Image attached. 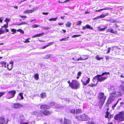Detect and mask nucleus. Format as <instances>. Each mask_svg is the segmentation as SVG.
I'll return each mask as SVG.
<instances>
[{"instance_id": "1", "label": "nucleus", "mask_w": 124, "mask_h": 124, "mask_svg": "<svg viewBox=\"0 0 124 124\" xmlns=\"http://www.w3.org/2000/svg\"><path fill=\"white\" fill-rule=\"evenodd\" d=\"M97 98L99 101L98 102L99 107L100 109H101L105 102L106 96L104 93L100 92L98 94Z\"/></svg>"}, {"instance_id": "2", "label": "nucleus", "mask_w": 124, "mask_h": 124, "mask_svg": "<svg viewBox=\"0 0 124 124\" xmlns=\"http://www.w3.org/2000/svg\"><path fill=\"white\" fill-rule=\"evenodd\" d=\"M105 74L110 75V73L108 72H104L102 73L101 74H97L96 76L94 77L93 78V80L97 79L98 82H100L103 81L108 78L107 76L104 77H103L102 76Z\"/></svg>"}, {"instance_id": "3", "label": "nucleus", "mask_w": 124, "mask_h": 124, "mask_svg": "<svg viewBox=\"0 0 124 124\" xmlns=\"http://www.w3.org/2000/svg\"><path fill=\"white\" fill-rule=\"evenodd\" d=\"M67 83L69 84V86L72 89H76L79 88V83L76 80H72L71 82L69 80L68 81Z\"/></svg>"}, {"instance_id": "4", "label": "nucleus", "mask_w": 124, "mask_h": 124, "mask_svg": "<svg viewBox=\"0 0 124 124\" xmlns=\"http://www.w3.org/2000/svg\"><path fill=\"white\" fill-rule=\"evenodd\" d=\"M114 119L119 122L124 121V111H121L116 114L114 116Z\"/></svg>"}, {"instance_id": "5", "label": "nucleus", "mask_w": 124, "mask_h": 124, "mask_svg": "<svg viewBox=\"0 0 124 124\" xmlns=\"http://www.w3.org/2000/svg\"><path fill=\"white\" fill-rule=\"evenodd\" d=\"M75 118L77 119V121H87L88 119L87 116L85 114L77 116Z\"/></svg>"}, {"instance_id": "6", "label": "nucleus", "mask_w": 124, "mask_h": 124, "mask_svg": "<svg viewBox=\"0 0 124 124\" xmlns=\"http://www.w3.org/2000/svg\"><path fill=\"white\" fill-rule=\"evenodd\" d=\"M16 93L15 90H11L8 92L5 96L6 98L8 99H9L14 97Z\"/></svg>"}, {"instance_id": "7", "label": "nucleus", "mask_w": 124, "mask_h": 124, "mask_svg": "<svg viewBox=\"0 0 124 124\" xmlns=\"http://www.w3.org/2000/svg\"><path fill=\"white\" fill-rule=\"evenodd\" d=\"M81 81L83 85H86L89 84L90 81V78L88 77H83Z\"/></svg>"}, {"instance_id": "8", "label": "nucleus", "mask_w": 124, "mask_h": 124, "mask_svg": "<svg viewBox=\"0 0 124 124\" xmlns=\"http://www.w3.org/2000/svg\"><path fill=\"white\" fill-rule=\"evenodd\" d=\"M60 122L62 124H72L71 121L70 120L65 118H64V120L62 118L60 119Z\"/></svg>"}, {"instance_id": "9", "label": "nucleus", "mask_w": 124, "mask_h": 124, "mask_svg": "<svg viewBox=\"0 0 124 124\" xmlns=\"http://www.w3.org/2000/svg\"><path fill=\"white\" fill-rule=\"evenodd\" d=\"M23 105L18 103H14L12 105L13 108H18L23 107Z\"/></svg>"}, {"instance_id": "10", "label": "nucleus", "mask_w": 124, "mask_h": 124, "mask_svg": "<svg viewBox=\"0 0 124 124\" xmlns=\"http://www.w3.org/2000/svg\"><path fill=\"white\" fill-rule=\"evenodd\" d=\"M8 122V119L5 118L4 117H0V124H7Z\"/></svg>"}, {"instance_id": "11", "label": "nucleus", "mask_w": 124, "mask_h": 124, "mask_svg": "<svg viewBox=\"0 0 124 124\" xmlns=\"http://www.w3.org/2000/svg\"><path fill=\"white\" fill-rule=\"evenodd\" d=\"M50 108V107L49 105L44 104L41 105L40 107V108L42 110L49 109Z\"/></svg>"}, {"instance_id": "12", "label": "nucleus", "mask_w": 124, "mask_h": 124, "mask_svg": "<svg viewBox=\"0 0 124 124\" xmlns=\"http://www.w3.org/2000/svg\"><path fill=\"white\" fill-rule=\"evenodd\" d=\"M41 112L43 115L45 116H48L51 115L52 113L51 111L47 109L42 110V111H41Z\"/></svg>"}, {"instance_id": "13", "label": "nucleus", "mask_w": 124, "mask_h": 124, "mask_svg": "<svg viewBox=\"0 0 124 124\" xmlns=\"http://www.w3.org/2000/svg\"><path fill=\"white\" fill-rule=\"evenodd\" d=\"M117 92H113L111 93L110 94V95L111 96L113 97L114 98L115 97H116L117 96L116 93ZM117 93H118V96H121L122 95V94L121 93L119 92H117Z\"/></svg>"}, {"instance_id": "14", "label": "nucleus", "mask_w": 124, "mask_h": 124, "mask_svg": "<svg viewBox=\"0 0 124 124\" xmlns=\"http://www.w3.org/2000/svg\"><path fill=\"white\" fill-rule=\"evenodd\" d=\"M114 100V98L110 96L107 101V103L108 104H110Z\"/></svg>"}, {"instance_id": "15", "label": "nucleus", "mask_w": 124, "mask_h": 124, "mask_svg": "<svg viewBox=\"0 0 124 124\" xmlns=\"http://www.w3.org/2000/svg\"><path fill=\"white\" fill-rule=\"evenodd\" d=\"M107 32H110L111 33H114L115 34H116L117 33V30L114 31V30L111 28L108 29L107 30Z\"/></svg>"}, {"instance_id": "16", "label": "nucleus", "mask_w": 124, "mask_h": 124, "mask_svg": "<svg viewBox=\"0 0 124 124\" xmlns=\"http://www.w3.org/2000/svg\"><path fill=\"white\" fill-rule=\"evenodd\" d=\"M44 33L43 32H42L41 33L35 34L34 36H32V38H33L36 37H39L40 36H42L44 35Z\"/></svg>"}, {"instance_id": "17", "label": "nucleus", "mask_w": 124, "mask_h": 124, "mask_svg": "<svg viewBox=\"0 0 124 124\" xmlns=\"http://www.w3.org/2000/svg\"><path fill=\"white\" fill-rule=\"evenodd\" d=\"M32 115L38 117L39 116L40 114L38 112L35 111L32 112Z\"/></svg>"}, {"instance_id": "18", "label": "nucleus", "mask_w": 124, "mask_h": 124, "mask_svg": "<svg viewBox=\"0 0 124 124\" xmlns=\"http://www.w3.org/2000/svg\"><path fill=\"white\" fill-rule=\"evenodd\" d=\"M7 69L9 71L11 70L12 69L13 66L11 64H8L7 65Z\"/></svg>"}, {"instance_id": "19", "label": "nucleus", "mask_w": 124, "mask_h": 124, "mask_svg": "<svg viewBox=\"0 0 124 124\" xmlns=\"http://www.w3.org/2000/svg\"><path fill=\"white\" fill-rule=\"evenodd\" d=\"M83 112L81 109L78 108L76 109V113L78 114L79 113H81Z\"/></svg>"}, {"instance_id": "20", "label": "nucleus", "mask_w": 124, "mask_h": 124, "mask_svg": "<svg viewBox=\"0 0 124 124\" xmlns=\"http://www.w3.org/2000/svg\"><path fill=\"white\" fill-rule=\"evenodd\" d=\"M34 78L36 80H38L39 78V74L37 73L34 74Z\"/></svg>"}, {"instance_id": "21", "label": "nucleus", "mask_w": 124, "mask_h": 124, "mask_svg": "<svg viewBox=\"0 0 124 124\" xmlns=\"http://www.w3.org/2000/svg\"><path fill=\"white\" fill-rule=\"evenodd\" d=\"M96 59L98 60H100L101 59H103V57H100L98 55H97L95 57Z\"/></svg>"}, {"instance_id": "22", "label": "nucleus", "mask_w": 124, "mask_h": 124, "mask_svg": "<svg viewBox=\"0 0 124 124\" xmlns=\"http://www.w3.org/2000/svg\"><path fill=\"white\" fill-rule=\"evenodd\" d=\"M71 24V23L69 21L67 22L65 24V26L68 27H70Z\"/></svg>"}, {"instance_id": "23", "label": "nucleus", "mask_w": 124, "mask_h": 124, "mask_svg": "<svg viewBox=\"0 0 124 124\" xmlns=\"http://www.w3.org/2000/svg\"><path fill=\"white\" fill-rule=\"evenodd\" d=\"M108 109H107V111L106 112V115H105V117L106 118H108V116L109 115V112L108 111Z\"/></svg>"}, {"instance_id": "24", "label": "nucleus", "mask_w": 124, "mask_h": 124, "mask_svg": "<svg viewBox=\"0 0 124 124\" xmlns=\"http://www.w3.org/2000/svg\"><path fill=\"white\" fill-rule=\"evenodd\" d=\"M32 13V11L31 10H27L24 11V13Z\"/></svg>"}, {"instance_id": "25", "label": "nucleus", "mask_w": 124, "mask_h": 124, "mask_svg": "<svg viewBox=\"0 0 124 124\" xmlns=\"http://www.w3.org/2000/svg\"><path fill=\"white\" fill-rule=\"evenodd\" d=\"M40 95L41 98H44L46 96L45 93H41L40 94Z\"/></svg>"}, {"instance_id": "26", "label": "nucleus", "mask_w": 124, "mask_h": 124, "mask_svg": "<svg viewBox=\"0 0 124 124\" xmlns=\"http://www.w3.org/2000/svg\"><path fill=\"white\" fill-rule=\"evenodd\" d=\"M6 62L4 61H2L0 62V64L2 65V67H3V65L4 64V67L5 68H6Z\"/></svg>"}, {"instance_id": "27", "label": "nucleus", "mask_w": 124, "mask_h": 124, "mask_svg": "<svg viewBox=\"0 0 124 124\" xmlns=\"http://www.w3.org/2000/svg\"><path fill=\"white\" fill-rule=\"evenodd\" d=\"M86 28L90 29L91 30H93V29L92 27H91L89 25L87 24L86 25Z\"/></svg>"}, {"instance_id": "28", "label": "nucleus", "mask_w": 124, "mask_h": 124, "mask_svg": "<svg viewBox=\"0 0 124 124\" xmlns=\"http://www.w3.org/2000/svg\"><path fill=\"white\" fill-rule=\"evenodd\" d=\"M19 122H20V124H27L29 123L28 122L23 123V120H22L21 119H20L19 120Z\"/></svg>"}, {"instance_id": "29", "label": "nucleus", "mask_w": 124, "mask_h": 124, "mask_svg": "<svg viewBox=\"0 0 124 124\" xmlns=\"http://www.w3.org/2000/svg\"><path fill=\"white\" fill-rule=\"evenodd\" d=\"M23 93L22 92L20 93L19 94V95L20 96L21 100H23V99L24 97L23 96Z\"/></svg>"}, {"instance_id": "30", "label": "nucleus", "mask_w": 124, "mask_h": 124, "mask_svg": "<svg viewBox=\"0 0 124 124\" xmlns=\"http://www.w3.org/2000/svg\"><path fill=\"white\" fill-rule=\"evenodd\" d=\"M88 59V57H87L83 59L81 57H80L79 58L77 59V60H77V61H79L80 60H83L87 59Z\"/></svg>"}, {"instance_id": "31", "label": "nucleus", "mask_w": 124, "mask_h": 124, "mask_svg": "<svg viewBox=\"0 0 124 124\" xmlns=\"http://www.w3.org/2000/svg\"><path fill=\"white\" fill-rule=\"evenodd\" d=\"M27 24V23L26 22H23L21 23L17 24H16V25L20 26L22 25Z\"/></svg>"}, {"instance_id": "32", "label": "nucleus", "mask_w": 124, "mask_h": 124, "mask_svg": "<svg viewBox=\"0 0 124 124\" xmlns=\"http://www.w3.org/2000/svg\"><path fill=\"white\" fill-rule=\"evenodd\" d=\"M51 55L50 54H47L45 56V58L46 59H48L50 58Z\"/></svg>"}, {"instance_id": "33", "label": "nucleus", "mask_w": 124, "mask_h": 124, "mask_svg": "<svg viewBox=\"0 0 124 124\" xmlns=\"http://www.w3.org/2000/svg\"><path fill=\"white\" fill-rule=\"evenodd\" d=\"M38 7H35L32 8V9H31V10L32 11V12H33L34 11H35L36 10L38 9Z\"/></svg>"}, {"instance_id": "34", "label": "nucleus", "mask_w": 124, "mask_h": 124, "mask_svg": "<svg viewBox=\"0 0 124 124\" xmlns=\"http://www.w3.org/2000/svg\"><path fill=\"white\" fill-rule=\"evenodd\" d=\"M119 88L121 90L124 91V86L123 85H120L119 86Z\"/></svg>"}, {"instance_id": "35", "label": "nucleus", "mask_w": 124, "mask_h": 124, "mask_svg": "<svg viewBox=\"0 0 124 124\" xmlns=\"http://www.w3.org/2000/svg\"><path fill=\"white\" fill-rule=\"evenodd\" d=\"M5 32V31L2 30V28H0V35L4 34Z\"/></svg>"}, {"instance_id": "36", "label": "nucleus", "mask_w": 124, "mask_h": 124, "mask_svg": "<svg viewBox=\"0 0 124 124\" xmlns=\"http://www.w3.org/2000/svg\"><path fill=\"white\" fill-rule=\"evenodd\" d=\"M106 16V15H105L103 14H102L100 16H99L100 18H104Z\"/></svg>"}, {"instance_id": "37", "label": "nucleus", "mask_w": 124, "mask_h": 124, "mask_svg": "<svg viewBox=\"0 0 124 124\" xmlns=\"http://www.w3.org/2000/svg\"><path fill=\"white\" fill-rule=\"evenodd\" d=\"M97 85V83L95 84H93V83H91L89 85H88L91 87H93L94 86H96Z\"/></svg>"}, {"instance_id": "38", "label": "nucleus", "mask_w": 124, "mask_h": 124, "mask_svg": "<svg viewBox=\"0 0 124 124\" xmlns=\"http://www.w3.org/2000/svg\"><path fill=\"white\" fill-rule=\"evenodd\" d=\"M17 31L18 32H19L23 34L24 33V31L23 30L21 29H19L17 30Z\"/></svg>"}, {"instance_id": "39", "label": "nucleus", "mask_w": 124, "mask_h": 124, "mask_svg": "<svg viewBox=\"0 0 124 124\" xmlns=\"http://www.w3.org/2000/svg\"><path fill=\"white\" fill-rule=\"evenodd\" d=\"M70 112L72 114H74L75 113V109H72L70 111Z\"/></svg>"}, {"instance_id": "40", "label": "nucleus", "mask_w": 124, "mask_h": 124, "mask_svg": "<svg viewBox=\"0 0 124 124\" xmlns=\"http://www.w3.org/2000/svg\"><path fill=\"white\" fill-rule=\"evenodd\" d=\"M62 107H63V106H61V105H57V106L55 107V108L59 109L61 108Z\"/></svg>"}, {"instance_id": "41", "label": "nucleus", "mask_w": 124, "mask_h": 124, "mask_svg": "<svg viewBox=\"0 0 124 124\" xmlns=\"http://www.w3.org/2000/svg\"><path fill=\"white\" fill-rule=\"evenodd\" d=\"M57 19V17H56L55 18H52L51 19H48L49 21H56Z\"/></svg>"}, {"instance_id": "42", "label": "nucleus", "mask_w": 124, "mask_h": 124, "mask_svg": "<svg viewBox=\"0 0 124 124\" xmlns=\"http://www.w3.org/2000/svg\"><path fill=\"white\" fill-rule=\"evenodd\" d=\"M11 31L12 32H12V34H14L16 33V30L15 29H11Z\"/></svg>"}, {"instance_id": "43", "label": "nucleus", "mask_w": 124, "mask_h": 124, "mask_svg": "<svg viewBox=\"0 0 124 124\" xmlns=\"http://www.w3.org/2000/svg\"><path fill=\"white\" fill-rule=\"evenodd\" d=\"M10 19L8 18H6L5 19V20H4V21L6 23H8L10 21Z\"/></svg>"}, {"instance_id": "44", "label": "nucleus", "mask_w": 124, "mask_h": 124, "mask_svg": "<svg viewBox=\"0 0 124 124\" xmlns=\"http://www.w3.org/2000/svg\"><path fill=\"white\" fill-rule=\"evenodd\" d=\"M8 27V24L6 23V24H5L3 25V26H1V27L2 28H7Z\"/></svg>"}, {"instance_id": "45", "label": "nucleus", "mask_w": 124, "mask_h": 124, "mask_svg": "<svg viewBox=\"0 0 124 124\" xmlns=\"http://www.w3.org/2000/svg\"><path fill=\"white\" fill-rule=\"evenodd\" d=\"M30 39V38H28L26 39H25L24 41H23V42L24 43L29 42L30 41L29 40Z\"/></svg>"}, {"instance_id": "46", "label": "nucleus", "mask_w": 124, "mask_h": 124, "mask_svg": "<svg viewBox=\"0 0 124 124\" xmlns=\"http://www.w3.org/2000/svg\"><path fill=\"white\" fill-rule=\"evenodd\" d=\"M54 43L53 42H51L50 43H48L47 45H46L47 46V47L49 46H50V45H53Z\"/></svg>"}, {"instance_id": "47", "label": "nucleus", "mask_w": 124, "mask_h": 124, "mask_svg": "<svg viewBox=\"0 0 124 124\" xmlns=\"http://www.w3.org/2000/svg\"><path fill=\"white\" fill-rule=\"evenodd\" d=\"M6 93V92H0V97H1L3 95Z\"/></svg>"}, {"instance_id": "48", "label": "nucleus", "mask_w": 124, "mask_h": 124, "mask_svg": "<svg viewBox=\"0 0 124 124\" xmlns=\"http://www.w3.org/2000/svg\"><path fill=\"white\" fill-rule=\"evenodd\" d=\"M82 23V22L80 20L78 21L77 22L76 25H81V23Z\"/></svg>"}, {"instance_id": "49", "label": "nucleus", "mask_w": 124, "mask_h": 124, "mask_svg": "<svg viewBox=\"0 0 124 124\" xmlns=\"http://www.w3.org/2000/svg\"><path fill=\"white\" fill-rule=\"evenodd\" d=\"M69 37H67L66 38H63L62 39H60L59 40L61 41H66V39H69Z\"/></svg>"}, {"instance_id": "50", "label": "nucleus", "mask_w": 124, "mask_h": 124, "mask_svg": "<svg viewBox=\"0 0 124 124\" xmlns=\"http://www.w3.org/2000/svg\"><path fill=\"white\" fill-rule=\"evenodd\" d=\"M39 25H37L36 24H35L34 25H33L31 27L32 28H37L39 26Z\"/></svg>"}, {"instance_id": "51", "label": "nucleus", "mask_w": 124, "mask_h": 124, "mask_svg": "<svg viewBox=\"0 0 124 124\" xmlns=\"http://www.w3.org/2000/svg\"><path fill=\"white\" fill-rule=\"evenodd\" d=\"M50 29V27H44L43 28V29L44 30H48Z\"/></svg>"}, {"instance_id": "52", "label": "nucleus", "mask_w": 124, "mask_h": 124, "mask_svg": "<svg viewBox=\"0 0 124 124\" xmlns=\"http://www.w3.org/2000/svg\"><path fill=\"white\" fill-rule=\"evenodd\" d=\"M81 35H73L72 36V38H75L78 37L80 36Z\"/></svg>"}, {"instance_id": "53", "label": "nucleus", "mask_w": 124, "mask_h": 124, "mask_svg": "<svg viewBox=\"0 0 124 124\" xmlns=\"http://www.w3.org/2000/svg\"><path fill=\"white\" fill-rule=\"evenodd\" d=\"M107 28V26H105L103 28H101V30H100V31H103L105 30Z\"/></svg>"}, {"instance_id": "54", "label": "nucleus", "mask_w": 124, "mask_h": 124, "mask_svg": "<svg viewBox=\"0 0 124 124\" xmlns=\"http://www.w3.org/2000/svg\"><path fill=\"white\" fill-rule=\"evenodd\" d=\"M55 104V103L54 102H52L50 103V105L51 106H54Z\"/></svg>"}, {"instance_id": "55", "label": "nucleus", "mask_w": 124, "mask_h": 124, "mask_svg": "<svg viewBox=\"0 0 124 124\" xmlns=\"http://www.w3.org/2000/svg\"><path fill=\"white\" fill-rule=\"evenodd\" d=\"M111 49V48L110 47H108V50L107 52V54H109L110 51V49Z\"/></svg>"}, {"instance_id": "56", "label": "nucleus", "mask_w": 124, "mask_h": 124, "mask_svg": "<svg viewBox=\"0 0 124 124\" xmlns=\"http://www.w3.org/2000/svg\"><path fill=\"white\" fill-rule=\"evenodd\" d=\"M117 104H116L115 103L112 106V108L113 109H114V108L116 106V105Z\"/></svg>"}, {"instance_id": "57", "label": "nucleus", "mask_w": 124, "mask_h": 124, "mask_svg": "<svg viewBox=\"0 0 124 124\" xmlns=\"http://www.w3.org/2000/svg\"><path fill=\"white\" fill-rule=\"evenodd\" d=\"M109 116H108V119H110L111 118H112L113 117V115L112 114H110L109 115Z\"/></svg>"}, {"instance_id": "58", "label": "nucleus", "mask_w": 124, "mask_h": 124, "mask_svg": "<svg viewBox=\"0 0 124 124\" xmlns=\"http://www.w3.org/2000/svg\"><path fill=\"white\" fill-rule=\"evenodd\" d=\"M19 16L21 18H27V16H23L21 15H20Z\"/></svg>"}, {"instance_id": "59", "label": "nucleus", "mask_w": 124, "mask_h": 124, "mask_svg": "<svg viewBox=\"0 0 124 124\" xmlns=\"http://www.w3.org/2000/svg\"><path fill=\"white\" fill-rule=\"evenodd\" d=\"M100 18L99 16H97V17L93 18V20H96Z\"/></svg>"}, {"instance_id": "60", "label": "nucleus", "mask_w": 124, "mask_h": 124, "mask_svg": "<svg viewBox=\"0 0 124 124\" xmlns=\"http://www.w3.org/2000/svg\"><path fill=\"white\" fill-rule=\"evenodd\" d=\"M3 17H0V22L1 23H2L3 21Z\"/></svg>"}, {"instance_id": "61", "label": "nucleus", "mask_w": 124, "mask_h": 124, "mask_svg": "<svg viewBox=\"0 0 124 124\" xmlns=\"http://www.w3.org/2000/svg\"><path fill=\"white\" fill-rule=\"evenodd\" d=\"M81 74V72L80 71H79L78 73V76H80Z\"/></svg>"}, {"instance_id": "62", "label": "nucleus", "mask_w": 124, "mask_h": 124, "mask_svg": "<svg viewBox=\"0 0 124 124\" xmlns=\"http://www.w3.org/2000/svg\"><path fill=\"white\" fill-rule=\"evenodd\" d=\"M49 13L48 12H43L42 13L43 15H48V14Z\"/></svg>"}, {"instance_id": "63", "label": "nucleus", "mask_w": 124, "mask_h": 124, "mask_svg": "<svg viewBox=\"0 0 124 124\" xmlns=\"http://www.w3.org/2000/svg\"><path fill=\"white\" fill-rule=\"evenodd\" d=\"M9 64H11L12 65V66H13V61H11L9 63Z\"/></svg>"}, {"instance_id": "64", "label": "nucleus", "mask_w": 124, "mask_h": 124, "mask_svg": "<svg viewBox=\"0 0 124 124\" xmlns=\"http://www.w3.org/2000/svg\"><path fill=\"white\" fill-rule=\"evenodd\" d=\"M89 124H95V123L94 122L92 121L91 122H90L89 123Z\"/></svg>"}]
</instances>
